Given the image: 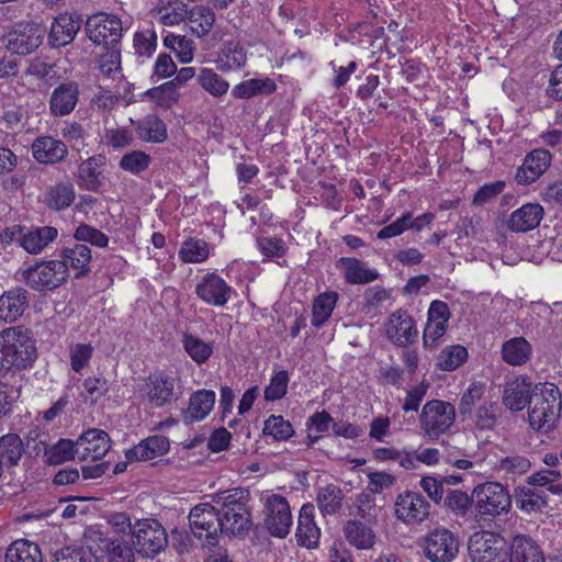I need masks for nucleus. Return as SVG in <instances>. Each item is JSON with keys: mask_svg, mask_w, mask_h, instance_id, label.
<instances>
[{"mask_svg": "<svg viewBox=\"0 0 562 562\" xmlns=\"http://www.w3.org/2000/svg\"><path fill=\"white\" fill-rule=\"evenodd\" d=\"M338 294L334 291L317 295L313 302L311 324L315 328L323 327L333 314Z\"/></svg>", "mask_w": 562, "mask_h": 562, "instance_id": "obj_45", "label": "nucleus"}, {"mask_svg": "<svg viewBox=\"0 0 562 562\" xmlns=\"http://www.w3.org/2000/svg\"><path fill=\"white\" fill-rule=\"evenodd\" d=\"M562 401L560 390L551 383L533 386L529 406L528 422L532 429L548 432L560 417Z\"/></svg>", "mask_w": 562, "mask_h": 562, "instance_id": "obj_3", "label": "nucleus"}, {"mask_svg": "<svg viewBox=\"0 0 562 562\" xmlns=\"http://www.w3.org/2000/svg\"><path fill=\"white\" fill-rule=\"evenodd\" d=\"M516 506L525 513L542 512L547 505V494L543 490L518 486L514 493Z\"/></svg>", "mask_w": 562, "mask_h": 562, "instance_id": "obj_36", "label": "nucleus"}, {"mask_svg": "<svg viewBox=\"0 0 562 562\" xmlns=\"http://www.w3.org/2000/svg\"><path fill=\"white\" fill-rule=\"evenodd\" d=\"M133 547L143 558L154 559L168 544L162 525L155 519H139L133 524Z\"/></svg>", "mask_w": 562, "mask_h": 562, "instance_id": "obj_6", "label": "nucleus"}, {"mask_svg": "<svg viewBox=\"0 0 562 562\" xmlns=\"http://www.w3.org/2000/svg\"><path fill=\"white\" fill-rule=\"evenodd\" d=\"M289 380V374L285 370L276 372L265 390L266 401L274 402L281 400L286 394Z\"/></svg>", "mask_w": 562, "mask_h": 562, "instance_id": "obj_59", "label": "nucleus"}, {"mask_svg": "<svg viewBox=\"0 0 562 562\" xmlns=\"http://www.w3.org/2000/svg\"><path fill=\"white\" fill-rule=\"evenodd\" d=\"M34 158L41 164H55L61 161L68 150L67 146L52 136L37 137L32 144Z\"/></svg>", "mask_w": 562, "mask_h": 562, "instance_id": "obj_30", "label": "nucleus"}, {"mask_svg": "<svg viewBox=\"0 0 562 562\" xmlns=\"http://www.w3.org/2000/svg\"><path fill=\"white\" fill-rule=\"evenodd\" d=\"M4 235L10 240H16L26 252L37 255L57 238L58 231L53 226H40L27 229L14 226L7 229Z\"/></svg>", "mask_w": 562, "mask_h": 562, "instance_id": "obj_12", "label": "nucleus"}, {"mask_svg": "<svg viewBox=\"0 0 562 562\" xmlns=\"http://www.w3.org/2000/svg\"><path fill=\"white\" fill-rule=\"evenodd\" d=\"M344 499V491L334 484L321 487L316 496L317 506L324 516L338 514L342 508Z\"/></svg>", "mask_w": 562, "mask_h": 562, "instance_id": "obj_44", "label": "nucleus"}, {"mask_svg": "<svg viewBox=\"0 0 562 562\" xmlns=\"http://www.w3.org/2000/svg\"><path fill=\"white\" fill-rule=\"evenodd\" d=\"M423 550L431 562H451L459 552V540L452 531L436 528L425 536Z\"/></svg>", "mask_w": 562, "mask_h": 562, "instance_id": "obj_10", "label": "nucleus"}, {"mask_svg": "<svg viewBox=\"0 0 562 562\" xmlns=\"http://www.w3.org/2000/svg\"><path fill=\"white\" fill-rule=\"evenodd\" d=\"M196 80L207 93L216 98L225 95L229 89L228 81L211 68H202Z\"/></svg>", "mask_w": 562, "mask_h": 562, "instance_id": "obj_47", "label": "nucleus"}, {"mask_svg": "<svg viewBox=\"0 0 562 562\" xmlns=\"http://www.w3.org/2000/svg\"><path fill=\"white\" fill-rule=\"evenodd\" d=\"M93 355V347L90 344H76L69 349L71 369L79 373L90 362Z\"/></svg>", "mask_w": 562, "mask_h": 562, "instance_id": "obj_60", "label": "nucleus"}, {"mask_svg": "<svg viewBox=\"0 0 562 562\" xmlns=\"http://www.w3.org/2000/svg\"><path fill=\"white\" fill-rule=\"evenodd\" d=\"M468 550L473 562H506L508 558L504 537L487 530L474 532L469 539Z\"/></svg>", "mask_w": 562, "mask_h": 562, "instance_id": "obj_7", "label": "nucleus"}, {"mask_svg": "<svg viewBox=\"0 0 562 562\" xmlns=\"http://www.w3.org/2000/svg\"><path fill=\"white\" fill-rule=\"evenodd\" d=\"M137 137L147 143L160 144L168 138L166 123L156 114H148L134 123Z\"/></svg>", "mask_w": 562, "mask_h": 562, "instance_id": "obj_34", "label": "nucleus"}, {"mask_svg": "<svg viewBox=\"0 0 562 562\" xmlns=\"http://www.w3.org/2000/svg\"><path fill=\"white\" fill-rule=\"evenodd\" d=\"M543 215V207L539 203H526L510 214L507 227L515 233H526L538 227Z\"/></svg>", "mask_w": 562, "mask_h": 562, "instance_id": "obj_22", "label": "nucleus"}, {"mask_svg": "<svg viewBox=\"0 0 562 562\" xmlns=\"http://www.w3.org/2000/svg\"><path fill=\"white\" fill-rule=\"evenodd\" d=\"M80 21L71 14H59L50 26L48 35L49 44L53 47H61L71 43L80 30Z\"/></svg>", "mask_w": 562, "mask_h": 562, "instance_id": "obj_28", "label": "nucleus"}, {"mask_svg": "<svg viewBox=\"0 0 562 562\" xmlns=\"http://www.w3.org/2000/svg\"><path fill=\"white\" fill-rule=\"evenodd\" d=\"M509 562H546L541 547L529 536L516 535L508 548Z\"/></svg>", "mask_w": 562, "mask_h": 562, "instance_id": "obj_23", "label": "nucleus"}, {"mask_svg": "<svg viewBox=\"0 0 562 562\" xmlns=\"http://www.w3.org/2000/svg\"><path fill=\"white\" fill-rule=\"evenodd\" d=\"M44 449V462L49 465H58L78 457V446L70 439H59L55 445L48 446L41 441Z\"/></svg>", "mask_w": 562, "mask_h": 562, "instance_id": "obj_40", "label": "nucleus"}, {"mask_svg": "<svg viewBox=\"0 0 562 562\" xmlns=\"http://www.w3.org/2000/svg\"><path fill=\"white\" fill-rule=\"evenodd\" d=\"M45 30L35 22H22L7 35V48L16 55H29L42 43Z\"/></svg>", "mask_w": 562, "mask_h": 562, "instance_id": "obj_14", "label": "nucleus"}, {"mask_svg": "<svg viewBox=\"0 0 562 562\" xmlns=\"http://www.w3.org/2000/svg\"><path fill=\"white\" fill-rule=\"evenodd\" d=\"M72 184L59 183L50 188L46 194V204L53 210H64L75 201Z\"/></svg>", "mask_w": 562, "mask_h": 562, "instance_id": "obj_50", "label": "nucleus"}, {"mask_svg": "<svg viewBox=\"0 0 562 562\" xmlns=\"http://www.w3.org/2000/svg\"><path fill=\"white\" fill-rule=\"evenodd\" d=\"M53 562H99V557L92 547H67L55 553Z\"/></svg>", "mask_w": 562, "mask_h": 562, "instance_id": "obj_53", "label": "nucleus"}, {"mask_svg": "<svg viewBox=\"0 0 562 562\" xmlns=\"http://www.w3.org/2000/svg\"><path fill=\"white\" fill-rule=\"evenodd\" d=\"M146 398L156 408H161L180 396L176 390V379L162 372L150 374L145 383Z\"/></svg>", "mask_w": 562, "mask_h": 562, "instance_id": "obj_17", "label": "nucleus"}, {"mask_svg": "<svg viewBox=\"0 0 562 562\" xmlns=\"http://www.w3.org/2000/svg\"><path fill=\"white\" fill-rule=\"evenodd\" d=\"M344 535L349 544L360 550L372 548L375 542L373 530L358 520H348L344 526Z\"/></svg>", "mask_w": 562, "mask_h": 562, "instance_id": "obj_42", "label": "nucleus"}, {"mask_svg": "<svg viewBox=\"0 0 562 562\" xmlns=\"http://www.w3.org/2000/svg\"><path fill=\"white\" fill-rule=\"evenodd\" d=\"M295 537L301 547L312 549L318 546L321 529L314 520V506L312 504H304L302 506L297 518Z\"/></svg>", "mask_w": 562, "mask_h": 562, "instance_id": "obj_25", "label": "nucleus"}, {"mask_svg": "<svg viewBox=\"0 0 562 562\" xmlns=\"http://www.w3.org/2000/svg\"><path fill=\"white\" fill-rule=\"evenodd\" d=\"M531 392V383L525 379H516L506 385L503 403L509 411L519 412L529 405Z\"/></svg>", "mask_w": 562, "mask_h": 562, "instance_id": "obj_35", "label": "nucleus"}, {"mask_svg": "<svg viewBox=\"0 0 562 562\" xmlns=\"http://www.w3.org/2000/svg\"><path fill=\"white\" fill-rule=\"evenodd\" d=\"M472 503V496L470 497L465 492L448 490L442 505L454 514L464 516Z\"/></svg>", "mask_w": 562, "mask_h": 562, "instance_id": "obj_57", "label": "nucleus"}, {"mask_svg": "<svg viewBox=\"0 0 562 562\" xmlns=\"http://www.w3.org/2000/svg\"><path fill=\"white\" fill-rule=\"evenodd\" d=\"M385 331L387 338L401 347L412 344L418 335L413 317L403 310H397L390 315Z\"/></svg>", "mask_w": 562, "mask_h": 562, "instance_id": "obj_20", "label": "nucleus"}, {"mask_svg": "<svg viewBox=\"0 0 562 562\" xmlns=\"http://www.w3.org/2000/svg\"><path fill=\"white\" fill-rule=\"evenodd\" d=\"M336 266L342 270L345 281L349 284L370 283L379 278V272L375 269L369 268L357 258L341 257Z\"/></svg>", "mask_w": 562, "mask_h": 562, "instance_id": "obj_29", "label": "nucleus"}, {"mask_svg": "<svg viewBox=\"0 0 562 562\" xmlns=\"http://www.w3.org/2000/svg\"><path fill=\"white\" fill-rule=\"evenodd\" d=\"M531 345L524 337H514L502 346V359L510 366H522L531 357Z\"/></svg>", "mask_w": 562, "mask_h": 562, "instance_id": "obj_41", "label": "nucleus"}, {"mask_svg": "<svg viewBox=\"0 0 562 562\" xmlns=\"http://www.w3.org/2000/svg\"><path fill=\"white\" fill-rule=\"evenodd\" d=\"M530 468V461L526 457L518 454L502 458L496 464V470L507 479L521 475L528 472Z\"/></svg>", "mask_w": 562, "mask_h": 562, "instance_id": "obj_51", "label": "nucleus"}, {"mask_svg": "<svg viewBox=\"0 0 562 562\" xmlns=\"http://www.w3.org/2000/svg\"><path fill=\"white\" fill-rule=\"evenodd\" d=\"M265 526L269 533L277 538H285L292 526V514L285 497L273 494L265 505Z\"/></svg>", "mask_w": 562, "mask_h": 562, "instance_id": "obj_13", "label": "nucleus"}, {"mask_svg": "<svg viewBox=\"0 0 562 562\" xmlns=\"http://www.w3.org/2000/svg\"><path fill=\"white\" fill-rule=\"evenodd\" d=\"M257 246L260 252L269 259L283 257L286 252L284 241L277 237L258 238Z\"/></svg>", "mask_w": 562, "mask_h": 562, "instance_id": "obj_64", "label": "nucleus"}, {"mask_svg": "<svg viewBox=\"0 0 562 562\" xmlns=\"http://www.w3.org/2000/svg\"><path fill=\"white\" fill-rule=\"evenodd\" d=\"M472 501L480 515L498 516L510 508L508 491L498 482L477 485L472 492Z\"/></svg>", "mask_w": 562, "mask_h": 562, "instance_id": "obj_8", "label": "nucleus"}, {"mask_svg": "<svg viewBox=\"0 0 562 562\" xmlns=\"http://www.w3.org/2000/svg\"><path fill=\"white\" fill-rule=\"evenodd\" d=\"M90 539L97 544V552L100 551L99 561L106 562H134V548L123 538L105 536L99 529L91 530Z\"/></svg>", "mask_w": 562, "mask_h": 562, "instance_id": "obj_16", "label": "nucleus"}, {"mask_svg": "<svg viewBox=\"0 0 562 562\" xmlns=\"http://www.w3.org/2000/svg\"><path fill=\"white\" fill-rule=\"evenodd\" d=\"M37 357L31 331L9 327L0 331V374L31 367Z\"/></svg>", "mask_w": 562, "mask_h": 562, "instance_id": "obj_2", "label": "nucleus"}, {"mask_svg": "<svg viewBox=\"0 0 562 562\" xmlns=\"http://www.w3.org/2000/svg\"><path fill=\"white\" fill-rule=\"evenodd\" d=\"M76 445L78 446V458L81 461L88 459L98 461L110 450L111 440L104 430L90 428L76 440Z\"/></svg>", "mask_w": 562, "mask_h": 562, "instance_id": "obj_19", "label": "nucleus"}, {"mask_svg": "<svg viewBox=\"0 0 562 562\" xmlns=\"http://www.w3.org/2000/svg\"><path fill=\"white\" fill-rule=\"evenodd\" d=\"M194 293L205 304L223 307L231 300L233 288L217 273L207 272L198 280Z\"/></svg>", "mask_w": 562, "mask_h": 562, "instance_id": "obj_15", "label": "nucleus"}, {"mask_svg": "<svg viewBox=\"0 0 562 562\" xmlns=\"http://www.w3.org/2000/svg\"><path fill=\"white\" fill-rule=\"evenodd\" d=\"M430 505L426 498L416 492L405 491L395 501L396 517L406 524L422 522L428 518Z\"/></svg>", "mask_w": 562, "mask_h": 562, "instance_id": "obj_18", "label": "nucleus"}, {"mask_svg": "<svg viewBox=\"0 0 562 562\" xmlns=\"http://www.w3.org/2000/svg\"><path fill=\"white\" fill-rule=\"evenodd\" d=\"M456 420V408L447 401L431 400L422 408L419 427L425 438L438 439L447 432Z\"/></svg>", "mask_w": 562, "mask_h": 562, "instance_id": "obj_5", "label": "nucleus"}, {"mask_svg": "<svg viewBox=\"0 0 562 562\" xmlns=\"http://www.w3.org/2000/svg\"><path fill=\"white\" fill-rule=\"evenodd\" d=\"M169 440L165 436H151L127 450L125 458L128 462L149 461L169 451Z\"/></svg>", "mask_w": 562, "mask_h": 562, "instance_id": "obj_26", "label": "nucleus"}, {"mask_svg": "<svg viewBox=\"0 0 562 562\" xmlns=\"http://www.w3.org/2000/svg\"><path fill=\"white\" fill-rule=\"evenodd\" d=\"M182 345L186 352L196 364L205 363L213 355V344L206 342L191 334H184Z\"/></svg>", "mask_w": 562, "mask_h": 562, "instance_id": "obj_48", "label": "nucleus"}, {"mask_svg": "<svg viewBox=\"0 0 562 562\" xmlns=\"http://www.w3.org/2000/svg\"><path fill=\"white\" fill-rule=\"evenodd\" d=\"M146 95L158 105L169 109L178 101L179 92L175 81H168L147 90Z\"/></svg>", "mask_w": 562, "mask_h": 562, "instance_id": "obj_55", "label": "nucleus"}, {"mask_svg": "<svg viewBox=\"0 0 562 562\" xmlns=\"http://www.w3.org/2000/svg\"><path fill=\"white\" fill-rule=\"evenodd\" d=\"M210 255L209 245L205 240L199 238H189L184 240L179 250V257L183 262L200 263L204 262Z\"/></svg>", "mask_w": 562, "mask_h": 562, "instance_id": "obj_49", "label": "nucleus"}, {"mask_svg": "<svg viewBox=\"0 0 562 562\" xmlns=\"http://www.w3.org/2000/svg\"><path fill=\"white\" fill-rule=\"evenodd\" d=\"M277 90V83L266 78L247 79L236 85L232 95L236 99H251L258 95H270Z\"/></svg>", "mask_w": 562, "mask_h": 562, "instance_id": "obj_38", "label": "nucleus"}, {"mask_svg": "<svg viewBox=\"0 0 562 562\" xmlns=\"http://www.w3.org/2000/svg\"><path fill=\"white\" fill-rule=\"evenodd\" d=\"M247 53L238 42H227L218 52L216 59L217 69L227 72L234 69H240L246 65Z\"/></svg>", "mask_w": 562, "mask_h": 562, "instance_id": "obj_37", "label": "nucleus"}, {"mask_svg": "<svg viewBox=\"0 0 562 562\" xmlns=\"http://www.w3.org/2000/svg\"><path fill=\"white\" fill-rule=\"evenodd\" d=\"M468 358V350L462 346L445 348L438 356L437 366L443 371L459 368Z\"/></svg>", "mask_w": 562, "mask_h": 562, "instance_id": "obj_54", "label": "nucleus"}, {"mask_svg": "<svg viewBox=\"0 0 562 562\" xmlns=\"http://www.w3.org/2000/svg\"><path fill=\"white\" fill-rule=\"evenodd\" d=\"M74 237L78 241L89 243L99 248H104L109 244V237L104 233L88 224H80L76 228Z\"/></svg>", "mask_w": 562, "mask_h": 562, "instance_id": "obj_58", "label": "nucleus"}, {"mask_svg": "<svg viewBox=\"0 0 562 562\" xmlns=\"http://www.w3.org/2000/svg\"><path fill=\"white\" fill-rule=\"evenodd\" d=\"M157 35L153 30L136 32L134 35V48L138 56L150 57L156 50Z\"/></svg>", "mask_w": 562, "mask_h": 562, "instance_id": "obj_61", "label": "nucleus"}, {"mask_svg": "<svg viewBox=\"0 0 562 562\" xmlns=\"http://www.w3.org/2000/svg\"><path fill=\"white\" fill-rule=\"evenodd\" d=\"M106 52L101 54L99 68L102 74L110 76L121 69V50L117 46H105Z\"/></svg>", "mask_w": 562, "mask_h": 562, "instance_id": "obj_63", "label": "nucleus"}, {"mask_svg": "<svg viewBox=\"0 0 562 562\" xmlns=\"http://www.w3.org/2000/svg\"><path fill=\"white\" fill-rule=\"evenodd\" d=\"M67 277L65 263L59 260L42 261L22 271L24 282L35 291L54 290Z\"/></svg>", "mask_w": 562, "mask_h": 562, "instance_id": "obj_9", "label": "nucleus"}, {"mask_svg": "<svg viewBox=\"0 0 562 562\" xmlns=\"http://www.w3.org/2000/svg\"><path fill=\"white\" fill-rule=\"evenodd\" d=\"M190 529L203 547H215L224 533L215 504L200 503L189 513Z\"/></svg>", "mask_w": 562, "mask_h": 562, "instance_id": "obj_4", "label": "nucleus"}, {"mask_svg": "<svg viewBox=\"0 0 562 562\" xmlns=\"http://www.w3.org/2000/svg\"><path fill=\"white\" fill-rule=\"evenodd\" d=\"M551 164L549 150L533 149L524 159L522 165L517 169L515 179L519 184H530L542 176Z\"/></svg>", "mask_w": 562, "mask_h": 562, "instance_id": "obj_21", "label": "nucleus"}, {"mask_svg": "<svg viewBox=\"0 0 562 562\" xmlns=\"http://www.w3.org/2000/svg\"><path fill=\"white\" fill-rule=\"evenodd\" d=\"M4 562H43V555L36 543L19 539L7 548Z\"/></svg>", "mask_w": 562, "mask_h": 562, "instance_id": "obj_39", "label": "nucleus"}, {"mask_svg": "<svg viewBox=\"0 0 562 562\" xmlns=\"http://www.w3.org/2000/svg\"><path fill=\"white\" fill-rule=\"evenodd\" d=\"M105 157L95 155L83 160L78 169L80 188L88 191H98L102 184V167L105 165Z\"/></svg>", "mask_w": 562, "mask_h": 562, "instance_id": "obj_33", "label": "nucleus"}, {"mask_svg": "<svg viewBox=\"0 0 562 562\" xmlns=\"http://www.w3.org/2000/svg\"><path fill=\"white\" fill-rule=\"evenodd\" d=\"M151 158L142 150H133L125 154L120 160V167L131 173L137 175L149 167Z\"/></svg>", "mask_w": 562, "mask_h": 562, "instance_id": "obj_56", "label": "nucleus"}, {"mask_svg": "<svg viewBox=\"0 0 562 562\" xmlns=\"http://www.w3.org/2000/svg\"><path fill=\"white\" fill-rule=\"evenodd\" d=\"M215 22L214 12L204 5H195L189 11L188 24L192 34L203 37L212 30Z\"/></svg>", "mask_w": 562, "mask_h": 562, "instance_id": "obj_46", "label": "nucleus"}, {"mask_svg": "<svg viewBox=\"0 0 562 562\" xmlns=\"http://www.w3.org/2000/svg\"><path fill=\"white\" fill-rule=\"evenodd\" d=\"M79 100V87L76 82H63L56 87L49 99V110L55 116L70 114Z\"/></svg>", "mask_w": 562, "mask_h": 562, "instance_id": "obj_24", "label": "nucleus"}, {"mask_svg": "<svg viewBox=\"0 0 562 562\" xmlns=\"http://www.w3.org/2000/svg\"><path fill=\"white\" fill-rule=\"evenodd\" d=\"M29 306L27 291L14 288L0 296V319L13 323L21 317Z\"/></svg>", "mask_w": 562, "mask_h": 562, "instance_id": "obj_27", "label": "nucleus"}, {"mask_svg": "<svg viewBox=\"0 0 562 562\" xmlns=\"http://www.w3.org/2000/svg\"><path fill=\"white\" fill-rule=\"evenodd\" d=\"M24 453V445L18 434L9 432L0 437V461L4 468H14Z\"/></svg>", "mask_w": 562, "mask_h": 562, "instance_id": "obj_43", "label": "nucleus"}, {"mask_svg": "<svg viewBox=\"0 0 562 562\" xmlns=\"http://www.w3.org/2000/svg\"><path fill=\"white\" fill-rule=\"evenodd\" d=\"M498 406L493 402H484L475 414L476 427L481 430L492 429L497 420Z\"/></svg>", "mask_w": 562, "mask_h": 562, "instance_id": "obj_62", "label": "nucleus"}, {"mask_svg": "<svg viewBox=\"0 0 562 562\" xmlns=\"http://www.w3.org/2000/svg\"><path fill=\"white\" fill-rule=\"evenodd\" d=\"M122 22L113 14L99 12L88 18L86 22L87 36L94 44L104 46H119L122 38Z\"/></svg>", "mask_w": 562, "mask_h": 562, "instance_id": "obj_11", "label": "nucleus"}, {"mask_svg": "<svg viewBox=\"0 0 562 562\" xmlns=\"http://www.w3.org/2000/svg\"><path fill=\"white\" fill-rule=\"evenodd\" d=\"M61 260L68 269L75 270L76 278L82 277L90 271V262L92 259L91 249L86 244H76L72 247H65L60 254Z\"/></svg>", "mask_w": 562, "mask_h": 562, "instance_id": "obj_32", "label": "nucleus"}, {"mask_svg": "<svg viewBox=\"0 0 562 562\" xmlns=\"http://www.w3.org/2000/svg\"><path fill=\"white\" fill-rule=\"evenodd\" d=\"M215 404V392L211 390H198L189 400L187 409L183 411V420L186 424H192L204 419Z\"/></svg>", "mask_w": 562, "mask_h": 562, "instance_id": "obj_31", "label": "nucleus"}, {"mask_svg": "<svg viewBox=\"0 0 562 562\" xmlns=\"http://www.w3.org/2000/svg\"><path fill=\"white\" fill-rule=\"evenodd\" d=\"M263 434L271 436L276 441L289 440L294 435V429L289 420L281 415H271L266 422Z\"/></svg>", "mask_w": 562, "mask_h": 562, "instance_id": "obj_52", "label": "nucleus"}, {"mask_svg": "<svg viewBox=\"0 0 562 562\" xmlns=\"http://www.w3.org/2000/svg\"><path fill=\"white\" fill-rule=\"evenodd\" d=\"M211 497L223 524L224 533L245 536L252 525L247 505L249 492L244 488H232L218 492Z\"/></svg>", "mask_w": 562, "mask_h": 562, "instance_id": "obj_1", "label": "nucleus"}]
</instances>
